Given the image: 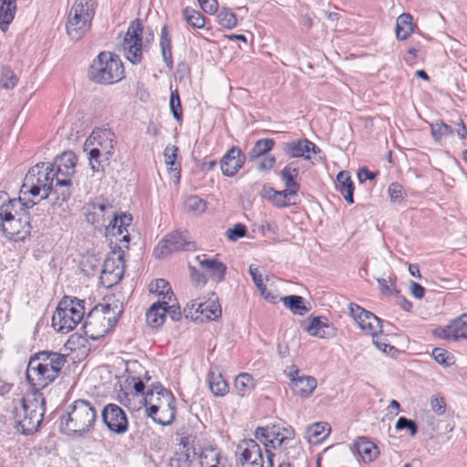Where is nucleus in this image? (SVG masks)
<instances>
[{"label":"nucleus","instance_id":"1","mask_svg":"<svg viewBox=\"0 0 467 467\" xmlns=\"http://www.w3.org/2000/svg\"><path fill=\"white\" fill-rule=\"evenodd\" d=\"M87 221L96 228L104 226L106 234L116 237L119 242L130 241L127 227L130 226V214L117 215L116 209L108 202H97L91 204V209L86 214Z\"/></svg>","mask_w":467,"mask_h":467},{"label":"nucleus","instance_id":"2","mask_svg":"<svg viewBox=\"0 0 467 467\" xmlns=\"http://www.w3.org/2000/svg\"><path fill=\"white\" fill-rule=\"evenodd\" d=\"M96 420L95 407L89 401L78 400L60 416V430L67 435L83 437L93 430Z\"/></svg>","mask_w":467,"mask_h":467},{"label":"nucleus","instance_id":"3","mask_svg":"<svg viewBox=\"0 0 467 467\" xmlns=\"http://www.w3.org/2000/svg\"><path fill=\"white\" fill-rule=\"evenodd\" d=\"M67 362V356L58 352L44 350L36 353L28 362L26 377L36 380L42 388L53 382Z\"/></svg>","mask_w":467,"mask_h":467},{"label":"nucleus","instance_id":"4","mask_svg":"<svg viewBox=\"0 0 467 467\" xmlns=\"http://www.w3.org/2000/svg\"><path fill=\"white\" fill-rule=\"evenodd\" d=\"M117 140L115 134L109 129H98L92 131L84 143L93 171H102L113 155Z\"/></svg>","mask_w":467,"mask_h":467},{"label":"nucleus","instance_id":"5","mask_svg":"<svg viewBox=\"0 0 467 467\" xmlns=\"http://www.w3.org/2000/svg\"><path fill=\"white\" fill-rule=\"evenodd\" d=\"M175 399L172 393L161 385L152 386L143 399L146 414L161 425H169L175 417Z\"/></svg>","mask_w":467,"mask_h":467},{"label":"nucleus","instance_id":"6","mask_svg":"<svg viewBox=\"0 0 467 467\" xmlns=\"http://www.w3.org/2000/svg\"><path fill=\"white\" fill-rule=\"evenodd\" d=\"M45 399L38 390L27 393L15 408V419L23 434H31L39 428L45 413Z\"/></svg>","mask_w":467,"mask_h":467},{"label":"nucleus","instance_id":"7","mask_svg":"<svg viewBox=\"0 0 467 467\" xmlns=\"http://www.w3.org/2000/svg\"><path fill=\"white\" fill-rule=\"evenodd\" d=\"M88 76L95 83L109 85L120 81L125 77V71L117 55L102 51L93 59Z\"/></svg>","mask_w":467,"mask_h":467},{"label":"nucleus","instance_id":"8","mask_svg":"<svg viewBox=\"0 0 467 467\" xmlns=\"http://www.w3.org/2000/svg\"><path fill=\"white\" fill-rule=\"evenodd\" d=\"M55 172L50 163L39 162L26 174L21 187V193L32 196L41 195L47 199L50 192L55 193Z\"/></svg>","mask_w":467,"mask_h":467},{"label":"nucleus","instance_id":"9","mask_svg":"<svg viewBox=\"0 0 467 467\" xmlns=\"http://www.w3.org/2000/svg\"><path fill=\"white\" fill-rule=\"evenodd\" d=\"M55 172V193L57 195L55 204L61 205L71 195V178L75 174L77 157L72 151H64L50 163Z\"/></svg>","mask_w":467,"mask_h":467},{"label":"nucleus","instance_id":"10","mask_svg":"<svg viewBox=\"0 0 467 467\" xmlns=\"http://www.w3.org/2000/svg\"><path fill=\"white\" fill-rule=\"evenodd\" d=\"M85 314L84 301L64 296L52 317V327L57 332L67 334L81 322Z\"/></svg>","mask_w":467,"mask_h":467},{"label":"nucleus","instance_id":"11","mask_svg":"<svg viewBox=\"0 0 467 467\" xmlns=\"http://www.w3.org/2000/svg\"><path fill=\"white\" fill-rule=\"evenodd\" d=\"M95 15L92 0H76L71 6L66 24L67 33L70 39H81L90 29Z\"/></svg>","mask_w":467,"mask_h":467},{"label":"nucleus","instance_id":"12","mask_svg":"<svg viewBox=\"0 0 467 467\" xmlns=\"http://www.w3.org/2000/svg\"><path fill=\"white\" fill-rule=\"evenodd\" d=\"M143 27L139 20H134L129 26L121 42L120 50L131 64L137 65L142 61L143 50L153 41L154 34L149 29L145 41H142Z\"/></svg>","mask_w":467,"mask_h":467},{"label":"nucleus","instance_id":"13","mask_svg":"<svg viewBox=\"0 0 467 467\" xmlns=\"http://www.w3.org/2000/svg\"><path fill=\"white\" fill-rule=\"evenodd\" d=\"M195 249V244L190 240L187 232H173L166 235L154 249V255L162 258L168 254L181 250L191 251Z\"/></svg>","mask_w":467,"mask_h":467},{"label":"nucleus","instance_id":"14","mask_svg":"<svg viewBox=\"0 0 467 467\" xmlns=\"http://www.w3.org/2000/svg\"><path fill=\"white\" fill-rule=\"evenodd\" d=\"M123 251H112L103 264L100 279L106 286H111L119 283L124 274Z\"/></svg>","mask_w":467,"mask_h":467},{"label":"nucleus","instance_id":"15","mask_svg":"<svg viewBox=\"0 0 467 467\" xmlns=\"http://www.w3.org/2000/svg\"><path fill=\"white\" fill-rule=\"evenodd\" d=\"M349 313L358 327L366 334L375 336L382 331L381 319L356 304H349Z\"/></svg>","mask_w":467,"mask_h":467},{"label":"nucleus","instance_id":"16","mask_svg":"<svg viewBox=\"0 0 467 467\" xmlns=\"http://www.w3.org/2000/svg\"><path fill=\"white\" fill-rule=\"evenodd\" d=\"M28 208L19 211V215H14L1 224V231L8 238L22 239L30 231Z\"/></svg>","mask_w":467,"mask_h":467},{"label":"nucleus","instance_id":"17","mask_svg":"<svg viewBox=\"0 0 467 467\" xmlns=\"http://www.w3.org/2000/svg\"><path fill=\"white\" fill-rule=\"evenodd\" d=\"M102 420L107 428L117 434L128 430V420L124 411L115 404L107 405L101 413Z\"/></svg>","mask_w":467,"mask_h":467},{"label":"nucleus","instance_id":"18","mask_svg":"<svg viewBox=\"0 0 467 467\" xmlns=\"http://www.w3.org/2000/svg\"><path fill=\"white\" fill-rule=\"evenodd\" d=\"M99 311V309L93 308L84 323L85 333L92 339L103 337L113 327Z\"/></svg>","mask_w":467,"mask_h":467},{"label":"nucleus","instance_id":"19","mask_svg":"<svg viewBox=\"0 0 467 467\" xmlns=\"http://www.w3.org/2000/svg\"><path fill=\"white\" fill-rule=\"evenodd\" d=\"M236 454L237 462L257 463V466H264L262 450L254 440L242 441L237 446Z\"/></svg>","mask_w":467,"mask_h":467},{"label":"nucleus","instance_id":"20","mask_svg":"<svg viewBox=\"0 0 467 467\" xmlns=\"http://www.w3.org/2000/svg\"><path fill=\"white\" fill-rule=\"evenodd\" d=\"M36 202L29 201L23 202L21 198L10 199L5 192H0V225L14 215H19L25 208L33 207Z\"/></svg>","mask_w":467,"mask_h":467},{"label":"nucleus","instance_id":"21","mask_svg":"<svg viewBox=\"0 0 467 467\" xmlns=\"http://www.w3.org/2000/svg\"><path fill=\"white\" fill-rule=\"evenodd\" d=\"M282 150L289 158H304L309 160L310 151L316 152L318 148L308 140H295L283 143Z\"/></svg>","mask_w":467,"mask_h":467},{"label":"nucleus","instance_id":"22","mask_svg":"<svg viewBox=\"0 0 467 467\" xmlns=\"http://www.w3.org/2000/svg\"><path fill=\"white\" fill-rule=\"evenodd\" d=\"M244 163V156L242 150L233 146L223 156L221 161L222 172L228 177L235 175Z\"/></svg>","mask_w":467,"mask_h":467},{"label":"nucleus","instance_id":"23","mask_svg":"<svg viewBox=\"0 0 467 467\" xmlns=\"http://www.w3.org/2000/svg\"><path fill=\"white\" fill-rule=\"evenodd\" d=\"M437 335L445 339H467V313L462 314L451 323L438 331Z\"/></svg>","mask_w":467,"mask_h":467},{"label":"nucleus","instance_id":"24","mask_svg":"<svg viewBox=\"0 0 467 467\" xmlns=\"http://www.w3.org/2000/svg\"><path fill=\"white\" fill-rule=\"evenodd\" d=\"M293 391L301 397H308L317 388V380L311 376H299L298 370L288 375Z\"/></svg>","mask_w":467,"mask_h":467},{"label":"nucleus","instance_id":"25","mask_svg":"<svg viewBox=\"0 0 467 467\" xmlns=\"http://www.w3.org/2000/svg\"><path fill=\"white\" fill-rule=\"evenodd\" d=\"M195 260L216 283L222 282L224 279L226 265L223 263L216 259L207 258L205 254L197 255Z\"/></svg>","mask_w":467,"mask_h":467},{"label":"nucleus","instance_id":"26","mask_svg":"<svg viewBox=\"0 0 467 467\" xmlns=\"http://www.w3.org/2000/svg\"><path fill=\"white\" fill-rule=\"evenodd\" d=\"M196 452L194 448L180 444L178 450L170 459V467H195Z\"/></svg>","mask_w":467,"mask_h":467},{"label":"nucleus","instance_id":"27","mask_svg":"<svg viewBox=\"0 0 467 467\" xmlns=\"http://www.w3.org/2000/svg\"><path fill=\"white\" fill-rule=\"evenodd\" d=\"M191 307L195 308L196 313L202 315L207 320H213L222 314L218 298H211L207 301L195 299L191 301Z\"/></svg>","mask_w":467,"mask_h":467},{"label":"nucleus","instance_id":"28","mask_svg":"<svg viewBox=\"0 0 467 467\" xmlns=\"http://www.w3.org/2000/svg\"><path fill=\"white\" fill-rule=\"evenodd\" d=\"M94 308L99 309V312H101V314L105 316V318L113 327L115 326L119 316L123 312L122 304L114 296L107 297L106 299H104V302L102 304L96 306Z\"/></svg>","mask_w":467,"mask_h":467},{"label":"nucleus","instance_id":"29","mask_svg":"<svg viewBox=\"0 0 467 467\" xmlns=\"http://www.w3.org/2000/svg\"><path fill=\"white\" fill-rule=\"evenodd\" d=\"M267 198L278 208L295 205L297 199V192L291 189L275 191L270 189L266 192Z\"/></svg>","mask_w":467,"mask_h":467},{"label":"nucleus","instance_id":"30","mask_svg":"<svg viewBox=\"0 0 467 467\" xmlns=\"http://www.w3.org/2000/svg\"><path fill=\"white\" fill-rule=\"evenodd\" d=\"M198 459L200 467H223L221 450L215 445L202 448Z\"/></svg>","mask_w":467,"mask_h":467},{"label":"nucleus","instance_id":"31","mask_svg":"<svg viewBox=\"0 0 467 467\" xmlns=\"http://www.w3.org/2000/svg\"><path fill=\"white\" fill-rule=\"evenodd\" d=\"M168 301L155 302L150 306L146 313L147 324L151 327H160L165 320L167 315Z\"/></svg>","mask_w":467,"mask_h":467},{"label":"nucleus","instance_id":"32","mask_svg":"<svg viewBox=\"0 0 467 467\" xmlns=\"http://www.w3.org/2000/svg\"><path fill=\"white\" fill-rule=\"evenodd\" d=\"M249 274L250 275L252 276V279L255 285V286L257 287V289L260 291V294L261 296L274 303L276 299V296L272 295L267 289H266V286L265 285V282H269V275H264V274L262 273V271L259 269L258 266H255L254 265H251L249 266Z\"/></svg>","mask_w":467,"mask_h":467},{"label":"nucleus","instance_id":"33","mask_svg":"<svg viewBox=\"0 0 467 467\" xmlns=\"http://www.w3.org/2000/svg\"><path fill=\"white\" fill-rule=\"evenodd\" d=\"M357 452L365 463L373 462L379 455L378 447L365 437L358 438L355 443Z\"/></svg>","mask_w":467,"mask_h":467},{"label":"nucleus","instance_id":"34","mask_svg":"<svg viewBox=\"0 0 467 467\" xmlns=\"http://www.w3.org/2000/svg\"><path fill=\"white\" fill-rule=\"evenodd\" d=\"M337 189L348 203L354 202V184L348 171H340L337 176Z\"/></svg>","mask_w":467,"mask_h":467},{"label":"nucleus","instance_id":"35","mask_svg":"<svg viewBox=\"0 0 467 467\" xmlns=\"http://www.w3.org/2000/svg\"><path fill=\"white\" fill-rule=\"evenodd\" d=\"M412 20V16L409 13H403L399 16L395 29L398 39L405 40L412 34L415 26Z\"/></svg>","mask_w":467,"mask_h":467},{"label":"nucleus","instance_id":"36","mask_svg":"<svg viewBox=\"0 0 467 467\" xmlns=\"http://www.w3.org/2000/svg\"><path fill=\"white\" fill-rule=\"evenodd\" d=\"M134 381L133 389L135 390L134 394H131V399L129 397V394H125L127 402H125V406H127L130 410H138L140 409L141 404H143V399L145 395L143 394L144 390V383L141 379H137L132 378Z\"/></svg>","mask_w":467,"mask_h":467},{"label":"nucleus","instance_id":"37","mask_svg":"<svg viewBox=\"0 0 467 467\" xmlns=\"http://www.w3.org/2000/svg\"><path fill=\"white\" fill-rule=\"evenodd\" d=\"M298 175V166L296 161H292L285 165L280 172L281 180L284 182L285 186L288 189L299 191V184L296 182Z\"/></svg>","mask_w":467,"mask_h":467},{"label":"nucleus","instance_id":"38","mask_svg":"<svg viewBox=\"0 0 467 467\" xmlns=\"http://www.w3.org/2000/svg\"><path fill=\"white\" fill-rule=\"evenodd\" d=\"M16 0H0V28L5 31L15 17Z\"/></svg>","mask_w":467,"mask_h":467},{"label":"nucleus","instance_id":"39","mask_svg":"<svg viewBox=\"0 0 467 467\" xmlns=\"http://www.w3.org/2000/svg\"><path fill=\"white\" fill-rule=\"evenodd\" d=\"M160 47L164 63L168 67H171L173 64L171 39L168 32L167 26H163L160 36Z\"/></svg>","mask_w":467,"mask_h":467},{"label":"nucleus","instance_id":"40","mask_svg":"<svg viewBox=\"0 0 467 467\" xmlns=\"http://www.w3.org/2000/svg\"><path fill=\"white\" fill-rule=\"evenodd\" d=\"M330 428L327 423L317 422L306 428V438L309 442L323 441L329 433Z\"/></svg>","mask_w":467,"mask_h":467},{"label":"nucleus","instance_id":"41","mask_svg":"<svg viewBox=\"0 0 467 467\" xmlns=\"http://www.w3.org/2000/svg\"><path fill=\"white\" fill-rule=\"evenodd\" d=\"M254 436L260 442H262L266 449H269L270 444L275 442L278 437L282 436V433L275 430L273 427H258L254 431Z\"/></svg>","mask_w":467,"mask_h":467},{"label":"nucleus","instance_id":"42","mask_svg":"<svg viewBox=\"0 0 467 467\" xmlns=\"http://www.w3.org/2000/svg\"><path fill=\"white\" fill-rule=\"evenodd\" d=\"M281 301L295 315L304 316L309 311V308L304 304V298L300 296H284Z\"/></svg>","mask_w":467,"mask_h":467},{"label":"nucleus","instance_id":"43","mask_svg":"<svg viewBox=\"0 0 467 467\" xmlns=\"http://www.w3.org/2000/svg\"><path fill=\"white\" fill-rule=\"evenodd\" d=\"M149 291L151 294L163 296V301L166 300L168 303L171 301L173 293L171 289L170 284L164 279H157L149 285Z\"/></svg>","mask_w":467,"mask_h":467},{"label":"nucleus","instance_id":"44","mask_svg":"<svg viewBox=\"0 0 467 467\" xmlns=\"http://www.w3.org/2000/svg\"><path fill=\"white\" fill-rule=\"evenodd\" d=\"M208 381L209 388L215 396H223L228 392V385L221 374L210 371Z\"/></svg>","mask_w":467,"mask_h":467},{"label":"nucleus","instance_id":"45","mask_svg":"<svg viewBox=\"0 0 467 467\" xmlns=\"http://www.w3.org/2000/svg\"><path fill=\"white\" fill-rule=\"evenodd\" d=\"M234 388L241 396H244L254 388L253 377L248 373L238 375L234 380Z\"/></svg>","mask_w":467,"mask_h":467},{"label":"nucleus","instance_id":"46","mask_svg":"<svg viewBox=\"0 0 467 467\" xmlns=\"http://www.w3.org/2000/svg\"><path fill=\"white\" fill-rule=\"evenodd\" d=\"M275 145L273 139H263L257 140L248 155L251 160L259 158L270 151Z\"/></svg>","mask_w":467,"mask_h":467},{"label":"nucleus","instance_id":"47","mask_svg":"<svg viewBox=\"0 0 467 467\" xmlns=\"http://www.w3.org/2000/svg\"><path fill=\"white\" fill-rule=\"evenodd\" d=\"M185 209L196 214H200L206 210V202L196 195L189 196L184 202Z\"/></svg>","mask_w":467,"mask_h":467},{"label":"nucleus","instance_id":"48","mask_svg":"<svg viewBox=\"0 0 467 467\" xmlns=\"http://www.w3.org/2000/svg\"><path fill=\"white\" fill-rule=\"evenodd\" d=\"M184 19L194 28H202L205 25L204 17L200 12L186 7L183 11Z\"/></svg>","mask_w":467,"mask_h":467},{"label":"nucleus","instance_id":"49","mask_svg":"<svg viewBox=\"0 0 467 467\" xmlns=\"http://www.w3.org/2000/svg\"><path fill=\"white\" fill-rule=\"evenodd\" d=\"M328 326L323 323L319 317H313L310 320L309 325L306 327V330L314 337L324 338L327 337L326 329Z\"/></svg>","mask_w":467,"mask_h":467},{"label":"nucleus","instance_id":"50","mask_svg":"<svg viewBox=\"0 0 467 467\" xmlns=\"http://www.w3.org/2000/svg\"><path fill=\"white\" fill-rule=\"evenodd\" d=\"M218 23L225 28H233L237 24L235 15L227 8L222 9L217 15Z\"/></svg>","mask_w":467,"mask_h":467},{"label":"nucleus","instance_id":"51","mask_svg":"<svg viewBox=\"0 0 467 467\" xmlns=\"http://www.w3.org/2000/svg\"><path fill=\"white\" fill-rule=\"evenodd\" d=\"M431 134L435 140H440L442 138H445L451 134H452V129L446 123L442 121H437L432 123L431 126Z\"/></svg>","mask_w":467,"mask_h":467},{"label":"nucleus","instance_id":"52","mask_svg":"<svg viewBox=\"0 0 467 467\" xmlns=\"http://www.w3.org/2000/svg\"><path fill=\"white\" fill-rule=\"evenodd\" d=\"M178 148L174 145H168L164 150V160L167 166H170L171 171H174V176L179 178V171L177 168H173L177 158Z\"/></svg>","mask_w":467,"mask_h":467},{"label":"nucleus","instance_id":"53","mask_svg":"<svg viewBox=\"0 0 467 467\" xmlns=\"http://www.w3.org/2000/svg\"><path fill=\"white\" fill-rule=\"evenodd\" d=\"M432 358L437 363L446 368L453 364V358L443 348H435L432 350Z\"/></svg>","mask_w":467,"mask_h":467},{"label":"nucleus","instance_id":"54","mask_svg":"<svg viewBox=\"0 0 467 467\" xmlns=\"http://www.w3.org/2000/svg\"><path fill=\"white\" fill-rule=\"evenodd\" d=\"M431 410L438 416H441L446 411V401L444 397L440 394L432 395L430 399Z\"/></svg>","mask_w":467,"mask_h":467},{"label":"nucleus","instance_id":"55","mask_svg":"<svg viewBox=\"0 0 467 467\" xmlns=\"http://www.w3.org/2000/svg\"><path fill=\"white\" fill-rule=\"evenodd\" d=\"M17 77L10 67H4L1 75L2 86L5 88H13L17 83Z\"/></svg>","mask_w":467,"mask_h":467},{"label":"nucleus","instance_id":"56","mask_svg":"<svg viewBox=\"0 0 467 467\" xmlns=\"http://www.w3.org/2000/svg\"><path fill=\"white\" fill-rule=\"evenodd\" d=\"M377 282L379 285L381 293L385 296H393L398 293L394 280L391 276H388L387 278H377Z\"/></svg>","mask_w":467,"mask_h":467},{"label":"nucleus","instance_id":"57","mask_svg":"<svg viewBox=\"0 0 467 467\" xmlns=\"http://www.w3.org/2000/svg\"><path fill=\"white\" fill-rule=\"evenodd\" d=\"M390 201L394 203H401L404 200L405 193L403 187L396 182L391 183L388 190Z\"/></svg>","mask_w":467,"mask_h":467},{"label":"nucleus","instance_id":"58","mask_svg":"<svg viewBox=\"0 0 467 467\" xmlns=\"http://www.w3.org/2000/svg\"><path fill=\"white\" fill-rule=\"evenodd\" d=\"M170 108L172 112L173 117L180 120L182 118V106H181V100L179 97L178 90L175 89L171 92V98H170Z\"/></svg>","mask_w":467,"mask_h":467},{"label":"nucleus","instance_id":"59","mask_svg":"<svg viewBox=\"0 0 467 467\" xmlns=\"http://www.w3.org/2000/svg\"><path fill=\"white\" fill-rule=\"evenodd\" d=\"M373 338L374 345L382 352L384 353H389L391 350L394 349V347H392L386 337L382 335V331L376 333L375 336H371Z\"/></svg>","mask_w":467,"mask_h":467},{"label":"nucleus","instance_id":"60","mask_svg":"<svg viewBox=\"0 0 467 467\" xmlns=\"http://www.w3.org/2000/svg\"><path fill=\"white\" fill-rule=\"evenodd\" d=\"M246 234V227L242 223L235 224L233 228L226 231V236L230 241H237L239 238L244 237Z\"/></svg>","mask_w":467,"mask_h":467},{"label":"nucleus","instance_id":"61","mask_svg":"<svg viewBox=\"0 0 467 467\" xmlns=\"http://www.w3.org/2000/svg\"><path fill=\"white\" fill-rule=\"evenodd\" d=\"M396 429L397 430H404V429H407L410 431V436H414L416 433H417V425L416 423L411 420H409L405 417H400L397 423H396Z\"/></svg>","mask_w":467,"mask_h":467},{"label":"nucleus","instance_id":"62","mask_svg":"<svg viewBox=\"0 0 467 467\" xmlns=\"http://www.w3.org/2000/svg\"><path fill=\"white\" fill-rule=\"evenodd\" d=\"M189 269H190V272H191L192 281L193 283H195V285L197 286H203L206 284V282H207L206 277L204 276V275L200 273L195 267H193L192 265L189 266Z\"/></svg>","mask_w":467,"mask_h":467},{"label":"nucleus","instance_id":"63","mask_svg":"<svg viewBox=\"0 0 467 467\" xmlns=\"http://www.w3.org/2000/svg\"><path fill=\"white\" fill-rule=\"evenodd\" d=\"M202 9L208 14H214L218 9L217 0H198Z\"/></svg>","mask_w":467,"mask_h":467},{"label":"nucleus","instance_id":"64","mask_svg":"<svg viewBox=\"0 0 467 467\" xmlns=\"http://www.w3.org/2000/svg\"><path fill=\"white\" fill-rule=\"evenodd\" d=\"M275 163V158L272 155L264 157L258 163V170L263 171H270Z\"/></svg>","mask_w":467,"mask_h":467}]
</instances>
